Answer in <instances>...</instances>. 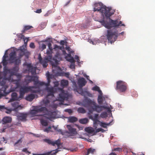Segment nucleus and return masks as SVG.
Segmentation results:
<instances>
[{"instance_id": "obj_1", "label": "nucleus", "mask_w": 155, "mask_h": 155, "mask_svg": "<svg viewBox=\"0 0 155 155\" xmlns=\"http://www.w3.org/2000/svg\"><path fill=\"white\" fill-rule=\"evenodd\" d=\"M18 70V67L17 66H15L11 69H8L6 67L4 68L3 72L4 78L2 79V78L0 77V85L2 86L1 88L2 91H3L5 93V92L6 89L8 87V85H5L6 81H9L11 76L16 74Z\"/></svg>"}, {"instance_id": "obj_15", "label": "nucleus", "mask_w": 155, "mask_h": 155, "mask_svg": "<svg viewBox=\"0 0 155 155\" xmlns=\"http://www.w3.org/2000/svg\"><path fill=\"white\" fill-rule=\"evenodd\" d=\"M95 102L92 101L91 99L86 98L83 101L82 105L85 107H88L92 105H93Z\"/></svg>"}, {"instance_id": "obj_26", "label": "nucleus", "mask_w": 155, "mask_h": 155, "mask_svg": "<svg viewBox=\"0 0 155 155\" xmlns=\"http://www.w3.org/2000/svg\"><path fill=\"white\" fill-rule=\"evenodd\" d=\"M67 55L65 56V58L66 60L71 63H74L75 61L74 60L73 57H72L70 54H67Z\"/></svg>"}, {"instance_id": "obj_8", "label": "nucleus", "mask_w": 155, "mask_h": 155, "mask_svg": "<svg viewBox=\"0 0 155 155\" xmlns=\"http://www.w3.org/2000/svg\"><path fill=\"white\" fill-rule=\"evenodd\" d=\"M43 141L49 145H51L53 146H55V145H56L58 147V148L55 150V152L52 153V151H51L52 152L49 155H55L59 151V150H58V149H59V147L61 145L60 140L59 139H58L55 141H54L49 139H43Z\"/></svg>"}, {"instance_id": "obj_19", "label": "nucleus", "mask_w": 155, "mask_h": 155, "mask_svg": "<svg viewBox=\"0 0 155 155\" xmlns=\"http://www.w3.org/2000/svg\"><path fill=\"white\" fill-rule=\"evenodd\" d=\"M12 107L14 109L13 110L17 111L22 109L21 106L19 105V103L17 101H15L11 104Z\"/></svg>"}, {"instance_id": "obj_61", "label": "nucleus", "mask_w": 155, "mask_h": 155, "mask_svg": "<svg viewBox=\"0 0 155 155\" xmlns=\"http://www.w3.org/2000/svg\"><path fill=\"white\" fill-rule=\"evenodd\" d=\"M74 58L77 60V61L78 62H79V57L78 56V55H75V57H74Z\"/></svg>"}, {"instance_id": "obj_59", "label": "nucleus", "mask_w": 155, "mask_h": 155, "mask_svg": "<svg viewBox=\"0 0 155 155\" xmlns=\"http://www.w3.org/2000/svg\"><path fill=\"white\" fill-rule=\"evenodd\" d=\"M14 75L16 76L18 78H19V79H20L21 77V74H17V73H16V74H15Z\"/></svg>"}, {"instance_id": "obj_48", "label": "nucleus", "mask_w": 155, "mask_h": 155, "mask_svg": "<svg viewBox=\"0 0 155 155\" xmlns=\"http://www.w3.org/2000/svg\"><path fill=\"white\" fill-rule=\"evenodd\" d=\"M64 111L68 112L69 114H71L72 113V111L71 109H66Z\"/></svg>"}, {"instance_id": "obj_64", "label": "nucleus", "mask_w": 155, "mask_h": 155, "mask_svg": "<svg viewBox=\"0 0 155 155\" xmlns=\"http://www.w3.org/2000/svg\"><path fill=\"white\" fill-rule=\"evenodd\" d=\"M103 130V129L101 128H98L97 129L96 131L97 132H99L100 131H102V130Z\"/></svg>"}, {"instance_id": "obj_38", "label": "nucleus", "mask_w": 155, "mask_h": 155, "mask_svg": "<svg viewBox=\"0 0 155 155\" xmlns=\"http://www.w3.org/2000/svg\"><path fill=\"white\" fill-rule=\"evenodd\" d=\"M77 111L78 113L82 114H84L86 112L85 110L83 107L78 108Z\"/></svg>"}, {"instance_id": "obj_28", "label": "nucleus", "mask_w": 155, "mask_h": 155, "mask_svg": "<svg viewBox=\"0 0 155 155\" xmlns=\"http://www.w3.org/2000/svg\"><path fill=\"white\" fill-rule=\"evenodd\" d=\"M47 79L48 81V82L47 83H46L44 82L41 81V82H43L44 84L42 85V86L45 85V86H48L50 85V83L51 82V81L50 79L52 78V75L48 74H47Z\"/></svg>"}, {"instance_id": "obj_25", "label": "nucleus", "mask_w": 155, "mask_h": 155, "mask_svg": "<svg viewBox=\"0 0 155 155\" xmlns=\"http://www.w3.org/2000/svg\"><path fill=\"white\" fill-rule=\"evenodd\" d=\"M50 98L49 96H47L43 100V104L46 107H47L48 104H49L51 99Z\"/></svg>"}, {"instance_id": "obj_60", "label": "nucleus", "mask_w": 155, "mask_h": 155, "mask_svg": "<svg viewBox=\"0 0 155 155\" xmlns=\"http://www.w3.org/2000/svg\"><path fill=\"white\" fill-rule=\"evenodd\" d=\"M41 48L42 49V50H43L46 48V45L45 44H43L42 45Z\"/></svg>"}, {"instance_id": "obj_43", "label": "nucleus", "mask_w": 155, "mask_h": 155, "mask_svg": "<svg viewBox=\"0 0 155 155\" xmlns=\"http://www.w3.org/2000/svg\"><path fill=\"white\" fill-rule=\"evenodd\" d=\"M53 127L54 128V130L58 132V133H60L61 134L63 135V132H62V131L61 130L58 129L57 127H55L54 126Z\"/></svg>"}, {"instance_id": "obj_7", "label": "nucleus", "mask_w": 155, "mask_h": 155, "mask_svg": "<svg viewBox=\"0 0 155 155\" xmlns=\"http://www.w3.org/2000/svg\"><path fill=\"white\" fill-rule=\"evenodd\" d=\"M127 88V83L122 81H118L116 82V90L120 92H125Z\"/></svg>"}, {"instance_id": "obj_33", "label": "nucleus", "mask_w": 155, "mask_h": 155, "mask_svg": "<svg viewBox=\"0 0 155 155\" xmlns=\"http://www.w3.org/2000/svg\"><path fill=\"white\" fill-rule=\"evenodd\" d=\"M8 57V56L5 55V54L3 56V60L2 61L3 65L5 66V67H6V65L8 64V61L6 60V58Z\"/></svg>"}, {"instance_id": "obj_9", "label": "nucleus", "mask_w": 155, "mask_h": 155, "mask_svg": "<svg viewBox=\"0 0 155 155\" xmlns=\"http://www.w3.org/2000/svg\"><path fill=\"white\" fill-rule=\"evenodd\" d=\"M118 36V33L116 31L113 32L112 30H108L107 37L108 42L111 44L114 42L117 39Z\"/></svg>"}, {"instance_id": "obj_18", "label": "nucleus", "mask_w": 155, "mask_h": 155, "mask_svg": "<svg viewBox=\"0 0 155 155\" xmlns=\"http://www.w3.org/2000/svg\"><path fill=\"white\" fill-rule=\"evenodd\" d=\"M38 59L39 60V62L42 65L43 67L45 68L48 66V61L45 59V57L44 59H43L41 56L40 54H39L38 57Z\"/></svg>"}, {"instance_id": "obj_34", "label": "nucleus", "mask_w": 155, "mask_h": 155, "mask_svg": "<svg viewBox=\"0 0 155 155\" xmlns=\"http://www.w3.org/2000/svg\"><path fill=\"white\" fill-rule=\"evenodd\" d=\"M95 151V149H94L91 148H89L87 150V151L85 155H88L90 153L93 154Z\"/></svg>"}, {"instance_id": "obj_45", "label": "nucleus", "mask_w": 155, "mask_h": 155, "mask_svg": "<svg viewBox=\"0 0 155 155\" xmlns=\"http://www.w3.org/2000/svg\"><path fill=\"white\" fill-rule=\"evenodd\" d=\"M93 120L94 121V127H97L96 125H97V124H99L97 123L99 122V124L100 123V121H99L98 120Z\"/></svg>"}, {"instance_id": "obj_24", "label": "nucleus", "mask_w": 155, "mask_h": 155, "mask_svg": "<svg viewBox=\"0 0 155 155\" xmlns=\"http://www.w3.org/2000/svg\"><path fill=\"white\" fill-rule=\"evenodd\" d=\"M78 92L81 95L85 96L86 95L89 96H91V94L88 91H84L81 88L78 90Z\"/></svg>"}, {"instance_id": "obj_5", "label": "nucleus", "mask_w": 155, "mask_h": 155, "mask_svg": "<svg viewBox=\"0 0 155 155\" xmlns=\"http://www.w3.org/2000/svg\"><path fill=\"white\" fill-rule=\"evenodd\" d=\"M26 78H28L27 81H28V83H30L32 81L34 82V87L31 88L29 90V91H31L33 93H36L37 91L35 90H32L31 89L34 88H38L40 86H42L44 84L43 82H41L38 80V78L36 76H32L29 75L27 76Z\"/></svg>"}, {"instance_id": "obj_22", "label": "nucleus", "mask_w": 155, "mask_h": 155, "mask_svg": "<svg viewBox=\"0 0 155 155\" xmlns=\"http://www.w3.org/2000/svg\"><path fill=\"white\" fill-rule=\"evenodd\" d=\"M86 83V81L84 78H80L78 80V84L79 86L81 87L84 86Z\"/></svg>"}, {"instance_id": "obj_14", "label": "nucleus", "mask_w": 155, "mask_h": 155, "mask_svg": "<svg viewBox=\"0 0 155 155\" xmlns=\"http://www.w3.org/2000/svg\"><path fill=\"white\" fill-rule=\"evenodd\" d=\"M49 86H46V89L48 93V94L47 95L49 97L51 96V97L53 98L54 97V93L56 91V90L53 87H49Z\"/></svg>"}, {"instance_id": "obj_2", "label": "nucleus", "mask_w": 155, "mask_h": 155, "mask_svg": "<svg viewBox=\"0 0 155 155\" xmlns=\"http://www.w3.org/2000/svg\"><path fill=\"white\" fill-rule=\"evenodd\" d=\"M94 6V12L97 11L101 12L103 16V17L104 16L106 17L109 18L114 14L115 12L111 8L104 5L101 2L95 3Z\"/></svg>"}, {"instance_id": "obj_50", "label": "nucleus", "mask_w": 155, "mask_h": 155, "mask_svg": "<svg viewBox=\"0 0 155 155\" xmlns=\"http://www.w3.org/2000/svg\"><path fill=\"white\" fill-rule=\"evenodd\" d=\"M6 109V107L4 106H1L0 105V110L3 111L4 110Z\"/></svg>"}, {"instance_id": "obj_49", "label": "nucleus", "mask_w": 155, "mask_h": 155, "mask_svg": "<svg viewBox=\"0 0 155 155\" xmlns=\"http://www.w3.org/2000/svg\"><path fill=\"white\" fill-rule=\"evenodd\" d=\"M98 101L99 103L102 102V97L101 96H99L98 97Z\"/></svg>"}, {"instance_id": "obj_47", "label": "nucleus", "mask_w": 155, "mask_h": 155, "mask_svg": "<svg viewBox=\"0 0 155 155\" xmlns=\"http://www.w3.org/2000/svg\"><path fill=\"white\" fill-rule=\"evenodd\" d=\"M5 110H6L5 111V112L7 114H10L12 110H13L11 109H8L7 107H6V109H5Z\"/></svg>"}, {"instance_id": "obj_16", "label": "nucleus", "mask_w": 155, "mask_h": 155, "mask_svg": "<svg viewBox=\"0 0 155 155\" xmlns=\"http://www.w3.org/2000/svg\"><path fill=\"white\" fill-rule=\"evenodd\" d=\"M47 108L45 107H41L40 108H35L34 110H31V113L33 115L37 116H41V115L36 114L39 112H41L45 111H47Z\"/></svg>"}, {"instance_id": "obj_11", "label": "nucleus", "mask_w": 155, "mask_h": 155, "mask_svg": "<svg viewBox=\"0 0 155 155\" xmlns=\"http://www.w3.org/2000/svg\"><path fill=\"white\" fill-rule=\"evenodd\" d=\"M91 108H88V110H90L92 112L96 111L97 113H100L103 110V109L107 108V107L105 106H100L97 105L95 102Z\"/></svg>"}, {"instance_id": "obj_42", "label": "nucleus", "mask_w": 155, "mask_h": 155, "mask_svg": "<svg viewBox=\"0 0 155 155\" xmlns=\"http://www.w3.org/2000/svg\"><path fill=\"white\" fill-rule=\"evenodd\" d=\"M100 116L102 118H106L107 117V114L106 112H103L101 113Z\"/></svg>"}, {"instance_id": "obj_4", "label": "nucleus", "mask_w": 155, "mask_h": 155, "mask_svg": "<svg viewBox=\"0 0 155 155\" xmlns=\"http://www.w3.org/2000/svg\"><path fill=\"white\" fill-rule=\"evenodd\" d=\"M106 18L107 19H109V22L106 23L105 22L104 17H103L102 19L99 21L107 28L109 29L112 27H117L119 26H125L124 24H122L121 21H119L117 20H112L110 18V17L109 18Z\"/></svg>"}, {"instance_id": "obj_54", "label": "nucleus", "mask_w": 155, "mask_h": 155, "mask_svg": "<svg viewBox=\"0 0 155 155\" xmlns=\"http://www.w3.org/2000/svg\"><path fill=\"white\" fill-rule=\"evenodd\" d=\"M53 83L54 84V87H57L59 85V84L58 81L54 82Z\"/></svg>"}, {"instance_id": "obj_62", "label": "nucleus", "mask_w": 155, "mask_h": 155, "mask_svg": "<svg viewBox=\"0 0 155 155\" xmlns=\"http://www.w3.org/2000/svg\"><path fill=\"white\" fill-rule=\"evenodd\" d=\"M42 12L41 9H37L35 12L38 13H40Z\"/></svg>"}, {"instance_id": "obj_52", "label": "nucleus", "mask_w": 155, "mask_h": 155, "mask_svg": "<svg viewBox=\"0 0 155 155\" xmlns=\"http://www.w3.org/2000/svg\"><path fill=\"white\" fill-rule=\"evenodd\" d=\"M22 138H20L15 143V145H16L19 143H21L22 142Z\"/></svg>"}, {"instance_id": "obj_58", "label": "nucleus", "mask_w": 155, "mask_h": 155, "mask_svg": "<svg viewBox=\"0 0 155 155\" xmlns=\"http://www.w3.org/2000/svg\"><path fill=\"white\" fill-rule=\"evenodd\" d=\"M48 47L49 50H52V48L51 47V44L50 43H49L48 44Z\"/></svg>"}, {"instance_id": "obj_6", "label": "nucleus", "mask_w": 155, "mask_h": 155, "mask_svg": "<svg viewBox=\"0 0 155 155\" xmlns=\"http://www.w3.org/2000/svg\"><path fill=\"white\" fill-rule=\"evenodd\" d=\"M41 118L40 119L41 123L42 125L45 126L48 125V120L54 118L53 112L47 111V113L42 115H41Z\"/></svg>"}, {"instance_id": "obj_55", "label": "nucleus", "mask_w": 155, "mask_h": 155, "mask_svg": "<svg viewBox=\"0 0 155 155\" xmlns=\"http://www.w3.org/2000/svg\"><path fill=\"white\" fill-rule=\"evenodd\" d=\"M51 152L52 151H50L45 153L40 154V155H49L51 153Z\"/></svg>"}, {"instance_id": "obj_20", "label": "nucleus", "mask_w": 155, "mask_h": 155, "mask_svg": "<svg viewBox=\"0 0 155 155\" xmlns=\"http://www.w3.org/2000/svg\"><path fill=\"white\" fill-rule=\"evenodd\" d=\"M27 114L24 113H19L17 115L18 119L23 121H25L26 120V118L27 117Z\"/></svg>"}, {"instance_id": "obj_37", "label": "nucleus", "mask_w": 155, "mask_h": 155, "mask_svg": "<svg viewBox=\"0 0 155 155\" xmlns=\"http://www.w3.org/2000/svg\"><path fill=\"white\" fill-rule=\"evenodd\" d=\"M79 122L82 124H86L88 122V119L86 118L80 119L79 120Z\"/></svg>"}, {"instance_id": "obj_17", "label": "nucleus", "mask_w": 155, "mask_h": 155, "mask_svg": "<svg viewBox=\"0 0 155 155\" xmlns=\"http://www.w3.org/2000/svg\"><path fill=\"white\" fill-rule=\"evenodd\" d=\"M28 70V73H31L32 75L36 74V68L33 67L31 64H26Z\"/></svg>"}, {"instance_id": "obj_40", "label": "nucleus", "mask_w": 155, "mask_h": 155, "mask_svg": "<svg viewBox=\"0 0 155 155\" xmlns=\"http://www.w3.org/2000/svg\"><path fill=\"white\" fill-rule=\"evenodd\" d=\"M85 131L88 133L91 134L94 132V130L92 128L87 127L85 129Z\"/></svg>"}, {"instance_id": "obj_23", "label": "nucleus", "mask_w": 155, "mask_h": 155, "mask_svg": "<svg viewBox=\"0 0 155 155\" xmlns=\"http://www.w3.org/2000/svg\"><path fill=\"white\" fill-rule=\"evenodd\" d=\"M9 61L11 63H13L14 60L16 58V53L15 51L12 52L10 54Z\"/></svg>"}, {"instance_id": "obj_46", "label": "nucleus", "mask_w": 155, "mask_h": 155, "mask_svg": "<svg viewBox=\"0 0 155 155\" xmlns=\"http://www.w3.org/2000/svg\"><path fill=\"white\" fill-rule=\"evenodd\" d=\"M22 151L25 152L28 154H29L31 153V152L28 151L27 148H25L22 150Z\"/></svg>"}, {"instance_id": "obj_32", "label": "nucleus", "mask_w": 155, "mask_h": 155, "mask_svg": "<svg viewBox=\"0 0 155 155\" xmlns=\"http://www.w3.org/2000/svg\"><path fill=\"white\" fill-rule=\"evenodd\" d=\"M68 122L71 123H74L78 121V118L74 117L71 116L68 117Z\"/></svg>"}, {"instance_id": "obj_35", "label": "nucleus", "mask_w": 155, "mask_h": 155, "mask_svg": "<svg viewBox=\"0 0 155 155\" xmlns=\"http://www.w3.org/2000/svg\"><path fill=\"white\" fill-rule=\"evenodd\" d=\"M68 81L64 80H62L61 81V85L62 87L66 86L68 85Z\"/></svg>"}, {"instance_id": "obj_51", "label": "nucleus", "mask_w": 155, "mask_h": 155, "mask_svg": "<svg viewBox=\"0 0 155 155\" xmlns=\"http://www.w3.org/2000/svg\"><path fill=\"white\" fill-rule=\"evenodd\" d=\"M29 46L31 48H35V44L33 42H31Z\"/></svg>"}, {"instance_id": "obj_30", "label": "nucleus", "mask_w": 155, "mask_h": 155, "mask_svg": "<svg viewBox=\"0 0 155 155\" xmlns=\"http://www.w3.org/2000/svg\"><path fill=\"white\" fill-rule=\"evenodd\" d=\"M52 67L56 68L58 64V61L56 59L53 58L52 61H50Z\"/></svg>"}, {"instance_id": "obj_53", "label": "nucleus", "mask_w": 155, "mask_h": 155, "mask_svg": "<svg viewBox=\"0 0 155 155\" xmlns=\"http://www.w3.org/2000/svg\"><path fill=\"white\" fill-rule=\"evenodd\" d=\"M114 151H122V148H121L118 147L114 148Z\"/></svg>"}, {"instance_id": "obj_13", "label": "nucleus", "mask_w": 155, "mask_h": 155, "mask_svg": "<svg viewBox=\"0 0 155 155\" xmlns=\"http://www.w3.org/2000/svg\"><path fill=\"white\" fill-rule=\"evenodd\" d=\"M66 127L68 130V131H66V133L69 134L68 136H73L77 134L76 129L73 128L71 126L69 125H67Z\"/></svg>"}, {"instance_id": "obj_12", "label": "nucleus", "mask_w": 155, "mask_h": 155, "mask_svg": "<svg viewBox=\"0 0 155 155\" xmlns=\"http://www.w3.org/2000/svg\"><path fill=\"white\" fill-rule=\"evenodd\" d=\"M58 89L60 91L61 93L59 94L58 100L59 101H62L66 99H67L68 97V94L65 93L63 88H59Z\"/></svg>"}, {"instance_id": "obj_36", "label": "nucleus", "mask_w": 155, "mask_h": 155, "mask_svg": "<svg viewBox=\"0 0 155 155\" xmlns=\"http://www.w3.org/2000/svg\"><path fill=\"white\" fill-rule=\"evenodd\" d=\"M32 28L33 27L31 26H25L24 27L22 31L21 32L22 33H24L26 31H27Z\"/></svg>"}, {"instance_id": "obj_39", "label": "nucleus", "mask_w": 155, "mask_h": 155, "mask_svg": "<svg viewBox=\"0 0 155 155\" xmlns=\"http://www.w3.org/2000/svg\"><path fill=\"white\" fill-rule=\"evenodd\" d=\"M20 58H16L14 60L13 63H14L15 65H18L21 63Z\"/></svg>"}, {"instance_id": "obj_44", "label": "nucleus", "mask_w": 155, "mask_h": 155, "mask_svg": "<svg viewBox=\"0 0 155 155\" xmlns=\"http://www.w3.org/2000/svg\"><path fill=\"white\" fill-rule=\"evenodd\" d=\"M92 90L94 91H98L99 92H101V91L99 87L97 86H95L93 87L92 88Z\"/></svg>"}, {"instance_id": "obj_57", "label": "nucleus", "mask_w": 155, "mask_h": 155, "mask_svg": "<svg viewBox=\"0 0 155 155\" xmlns=\"http://www.w3.org/2000/svg\"><path fill=\"white\" fill-rule=\"evenodd\" d=\"M69 72H66L64 73V75L67 78H69Z\"/></svg>"}, {"instance_id": "obj_63", "label": "nucleus", "mask_w": 155, "mask_h": 155, "mask_svg": "<svg viewBox=\"0 0 155 155\" xmlns=\"http://www.w3.org/2000/svg\"><path fill=\"white\" fill-rule=\"evenodd\" d=\"M65 43V41L64 40H61L60 41V44L61 45H63Z\"/></svg>"}, {"instance_id": "obj_27", "label": "nucleus", "mask_w": 155, "mask_h": 155, "mask_svg": "<svg viewBox=\"0 0 155 155\" xmlns=\"http://www.w3.org/2000/svg\"><path fill=\"white\" fill-rule=\"evenodd\" d=\"M35 95L33 94L28 95L25 98V99L27 101L31 102L35 98Z\"/></svg>"}, {"instance_id": "obj_31", "label": "nucleus", "mask_w": 155, "mask_h": 155, "mask_svg": "<svg viewBox=\"0 0 155 155\" xmlns=\"http://www.w3.org/2000/svg\"><path fill=\"white\" fill-rule=\"evenodd\" d=\"M20 79H18L15 80H12V82H14V83L15 84L16 86V88H19V89L21 87H23L22 86H21L20 84ZM23 86V87H24Z\"/></svg>"}, {"instance_id": "obj_3", "label": "nucleus", "mask_w": 155, "mask_h": 155, "mask_svg": "<svg viewBox=\"0 0 155 155\" xmlns=\"http://www.w3.org/2000/svg\"><path fill=\"white\" fill-rule=\"evenodd\" d=\"M33 87H21L19 89V95L18 96V94L16 93H13L11 95L12 98L9 101V102L14 101H20L23 99L26 93L29 91V90Z\"/></svg>"}, {"instance_id": "obj_56", "label": "nucleus", "mask_w": 155, "mask_h": 155, "mask_svg": "<svg viewBox=\"0 0 155 155\" xmlns=\"http://www.w3.org/2000/svg\"><path fill=\"white\" fill-rule=\"evenodd\" d=\"M51 127L50 126H49L48 128H46V129H45L44 131L48 132L49 131L50 129H51Z\"/></svg>"}, {"instance_id": "obj_29", "label": "nucleus", "mask_w": 155, "mask_h": 155, "mask_svg": "<svg viewBox=\"0 0 155 155\" xmlns=\"http://www.w3.org/2000/svg\"><path fill=\"white\" fill-rule=\"evenodd\" d=\"M52 50H47L46 53L48 55L47 57H45V59L47 60V61H50L51 60V59L52 58Z\"/></svg>"}, {"instance_id": "obj_21", "label": "nucleus", "mask_w": 155, "mask_h": 155, "mask_svg": "<svg viewBox=\"0 0 155 155\" xmlns=\"http://www.w3.org/2000/svg\"><path fill=\"white\" fill-rule=\"evenodd\" d=\"M93 112L91 110H89L88 112L87 113L88 117L89 118V119H90L91 120H98V114H95L94 115V117H93L91 114H93Z\"/></svg>"}, {"instance_id": "obj_41", "label": "nucleus", "mask_w": 155, "mask_h": 155, "mask_svg": "<svg viewBox=\"0 0 155 155\" xmlns=\"http://www.w3.org/2000/svg\"><path fill=\"white\" fill-rule=\"evenodd\" d=\"M99 124L102 127L106 128L107 126L109 124V123L106 124L104 123L100 122Z\"/></svg>"}, {"instance_id": "obj_10", "label": "nucleus", "mask_w": 155, "mask_h": 155, "mask_svg": "<svg viewBox=\"0 0 155 155\" xmlns=\"http://www.w3.org/2000/svg\"><path fill=\"white\" fill-rule=\"evenodd\" d=\"M12 121V118L10 117H5L2 120V123L3 125V129H5L8 127H11V129H13L12 127L13 126L10 123Z\"/></svg>"}]
</instances>
